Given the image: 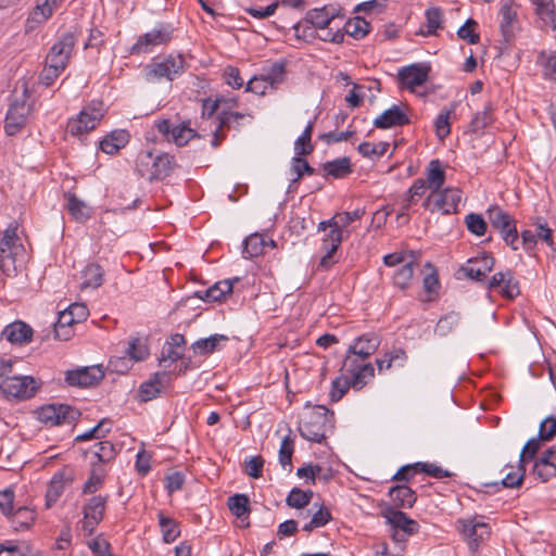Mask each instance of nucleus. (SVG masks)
Masks as SVG:
<instances>
[{
  "instance_id": "27",
  "label": "nucleus",
  "mask_w": 556,
  "mask_h": 556,
  "mask_svg": "<svg viewBox=\"0 0 556 556\" xmlns=\"http://www.w3.org/2000/svg\"><path fill=\"white\" fill-rule=\"evenodd\" d=\"M321 167L325 178L332 177L342 179L353 172L350 157L348 156L328 161L324 163Z\"/></svg>"
},
{
  "instance_id": "43",
  "label": "nucleus",
  "mask_w": 556,
  "mask_h": 556,
  "mask_svg": "<svg viewBox=\"0 0 556 556\" xmlns=\"http://www.w3.org/2000/svg\"><path fill=\"white\" fill-rule=\"evenodd\" d=\"M314 493L311 490L303 491L299 488H293L286 498V503L289 507L301 509L306 507Z\"/></svg>"
},
{
  "instance_id": "57",
  "label": "nucleus",
  "mask_w": 556,
  "mask_h": 556,
  "mask_svg": "<svg viewBox=\"0 0 556 556\" xmlns=\"http://www.w3.org/2000/svg\"><path fill=\"white\" fill-rule=\"evenodd\" d=\"M64 491V481L61 477L54 476L50 481L46 492V506L51 507L62 495Z\"/></svg>"
},
{
  "instance_id": "50",
  "label": "nucleus",
  "mask_w": 556,
  "mask_h": 556,
  "mask_svg": "<svg viewBox=\"0 0 556 556\" xmlns=\"http://www.w3.org/2000/svg\"><path fill=\"white\" fill-rule=\"evenodd\" d=\"M190 122L181 123L177 125L172 130V139L178 147H182L188 143V141L194 137H198V134L194 129L190 128Z\"/></svg>"
},
{
  "instance_id": "30",
  "label": "nucleus",
  "mask_w": 556,
  "mask_h": 556,
  "mask_svg": "<svg viewBox=\"0 0 556 556\" xmlns=\"http://www.w3.org/2000/svg\"><path fill=\"white\" fill-rule=\"evenodd\" d=\"M167 379V372H156L151 381L142 383L139 390V396L141 401L147 402L155 397L161 392L163 382Z\"/></svg>"
},
{
  "instance_id": "62",
  "label": "nucleus",
  "mask_w": 556,
  "mask_h": 556,
  "mask_svg": "<svg viewBox=\"0 0 556 556\" xmlns=\"http://www.w3.org/2000/svg\"><path fill=\"white\" fill-rule=\"evenodd\" d=\"M127 354L130 358L139 362L149 355L147 344L140 338H134L128 345Z\"/></svg>"
},
{
  "instance_id": "22",
  "label": "nucleus",
  "mask_w": 556,
  "mask_h": 556,
  "mask_svg": "<svg viewBox=\"0 0 556 556\" xmlns=\"http://www.w3.org/2000/svg\"><path fill=\"white\" fill-rule=\"evenodd\" d=\"M486 214L491 226L501 233L502 238L507 233V230H510L516 225V219L498 205H491Z\"/></svg>"
},
{
  "instance_id": "17",
  "label": "nucleus",
  "mask_w": 556,
  "mask_h": 556,
  "mask_svg": "<svg viewBox=\"0 0 556 556\" xmlns=\"http://www.w3.org/2000/svg\"><path fill=\"white\" fill-rule=\"evenodd\" d=\"M410 121L406 113L396 104L392 105L374 119V126L378 129H389L408 125Z\"/></svg>"
},
{
  "instance_id": "60",
  "label": "nucleus",
  "mask_w": 556,
  "mask_h": 556,
  "mask_svg": "<svg viewBox=\"0 0 556 556\" xmlns=\"http://www.w3.org/2000/svg\"><path fill=\"white\" fill-rule=\"evenodd\" d=\"M536 62L543 65L545 76L556 80V52L547 54L545 51H541Z\"/></svg>"
},
{
  "instance_id": "61",
  "label": "nucleus",
  "mask_w": 556,
  "mask_h": 556,
  "mask_svg": "<svg viewBox=\"0 0 556 556\" xmlns=\"http://www.w3.org/2000/svg\"><path fill=\"white\" fill-rule=\"evenodd\" d=\"M87 545L96 556H114L111 553V544L102 534L88 541Z\"/></svg>"
},
{
  "instance_id": "41",
  "label": "nucleus",
  "mask_w": 556,
  "mask_h": 556,
  "mask_svg": "<svg viewBox=\"0 0 556 556\" xmlns=\"http://www.w3.org/2000/svg\"><path fill=\"white\" fill-rule=\"evenodd\" d=\"M92 453L99 465L106 464L115 459L117 450L110 441H100L93 445Z\"/></svg>"
},
{
  "instance_id": "49",
  "label": "nucleus",
  "mask_w": 556,
  "mask_h": 556,
  "mask_svg": "<svg viewBox=\"0 0 556 556\" xmlns=\"http://www.w3.org/2000/svg\"><path fill=\"white\" fill-rule=\"evenodd\" d=\"M533 475L541 479L543 482L556 477V464L554 462L545 460V458H538L533 465Z\"/></svg>"
},
{
  "instance_id": "26",
  "label": "nucleus",
  "mask_w": 556,
  "mask_h": 556,
  "mask_svg": "<svg viewBox=\"0 0 556 556\" xmlns=\"http://www.w3.org/2000/svg\"><path fill=\"white\" fill-rule=\"evenodd\" d=\"M500 14L501 31L505 42H510L514 38L513 23L517 20V11L513 9L511 0H501Z\"/></svg>"
},
{
  "instance_id": "23",
  "label": "nucleus",
  "mask_w": 556,
  "mask_h": 556,
  "mask_svg": "<svg viewBox=\"0 0 556 556\" xmlns=\"http://www.w3.org/2000/svg\"><path fill=\"white\" fill-rule=\"evenodd\" d=\"M389 496L394 508H412L417 501V495L406 484H397L389 490Z\"/></svg>"
},
{
  "instance_id": "8",
  "label": "nucleus",
  "mask_w": 556,
  "mask_h": 556,
  "mask_svg": "<svg viewBox=\"0 0 556 556\" xmlns=\"http://www.w3.org/2000/svg\"><path fill=\"white\" fill-rule=\"evenodd\" d=\"M185 71V60L182 55H168L161 62H153L147 66V75L154 78H166L173 80L180 76Z\"/></svg>"
},
{
  "instance_id": "2",
  "label": "nucleus",
  "mask_w": 556,
  "mask_h": 556,
  "mask_svg": "<svg viewBox=\"0 0 556 556\" xmlns=\"http://www.w3.org/2000/svg\"><path fill=\"white\" fill-rule=\"evenodd\" d=\"M151 163V168L149 170V180H163L166 177L170 176L177 166L175 157L169 155L168 153H160L156 156L153 155L151 151L142 153L138 159V169L142 176L146 173L142 169V166H148Z\"/></svg>"
},
{
  "instance_id": "45",
  "label": "nucleus",
  "mask_w": 556,
  "mask_h": 556,
  "mask_svg": "<svg viewBox=\"0 0 556 556\" xmlns=\"http://www.w3.org/2000/svg\"><path fill=\"white\" fill-rule=\"evenodd\" d=\"M314 128V121H311L305 127L302 135L296 139L294 143V150L298 155H308L313 152L314 147L311 142L312 134Z\"/></svg>"
},
{
  "instance_id": "39",
  "label": "nucleus",
  "mask_w": 556,
  "mask_h": 556,
  "mask_svg": "<svg viewBox=\"0 0 556 556\" xmlns=\"http://www.w3.org/2000/svg\"><path fill=\"white\" fill-rule=\"evenodd\" d=\"M266 242L258 233L249 236L243 242V257L253 258L263 254Z\"/></svg>"
},
{
  "instance_id": "31",
  "label": "nucleus",
  "mask_w": 556,
  "mask_h": 556,
  "mask_svg": "<svg viewBox=\"0 0 556 556\" xmlns=\"http://www.w3.org/2000/svg\"><path fill=\"white\" fill-rule=\"evenodd\" d=\"M74 317L66 308L59 312L58 320L53 324L54 337L59 340L66 341L73 334L72 326L75 325Z\"/></svg>"
},
{
  "instance_id": "16",
  "label": "nucleus",
  "mask_w": 556,
  "mask_h": 556,
  "mask_svg": "<svg viewBox=\"0 0 556 556\" xmlns=\"http://www.w3.org/2000/svg\"><path fill=\"white\" fill-rule=\"evenodd\" d=\"M462 201V190L454 187L440 189L434 199V208L442 211V214L450 215L458 213V204Z\"/></svg>"
},
{
  "instance_id": "13",
  "label": "nucleus",
  "mask_w": 556,
  "mask_h": 556,
  "mask_svg": "<svg viewBox=\"0 0 556 556\" xmlns=\"http://www.w3.org/2000/svg\"><path fill=\"white\" fill-rule=\"evenodd\" d=\"M218 125L215 128L213 135L214 138L212 140V146L217 148L222 140L225 139L224 129H237L239 130L242 126V121L250 118L252 119V115L243 114L240 112H231V111H222L218 114Z\"/></svg>"
},
{
  "instance_id": "15",
  "label": "nucleus",
  "mask_w": 556,
  "mask_h": 556,
  "mask_svg": "<svg viewBox=\"0 0 556 556\" xmlns=\"http://www.w3.org/2000/svg\"><path fill=\"white\" fill-rule=\"evenodd\" d=\"M333 419H305L299 424L300 434L307 441L320 443L326 439L328 428H333Z\"/></svg>"
},
{
  "instance_id": "55",
  "label": "nucleus",
  "mask_w": 556,
  "mask_h": 556,
  "mask_svg": "<svg viewBox=\"0 0 556 556\" xmlns=\"http://www.w3.org/2000/svg\"><path fill=\"white\" fill-rule=\"evenodd\" d=\"M375 376V369L371 363H366L353 377L350 378V383H352V388L355 390H361L366 383L367 379H371Z\"/></svg>"
},
{
  "instance_id": "51",
  "label": "nucleus",
  "mask_w": 556,
  "mask_h": 556,
  "mask_svg": "<svg viewBox=\"0 0 556 556\" xmlns=\"http://www.w3.org/2000/svg\"><path fill=\"white\" fill-rule=\"evenodd\" d=\"M535 13L542 22L541 27L556 29V12L554 2L535 7Z\"/></svg>"
},
{
  "instance_id": "24",
  "label": "nucleus",
  "mask_w": 556,
  "mask_h": 556,
  "mask_svg": "<svg viewBox=\"0 0 556 556\" xmlns=\"http://www.w3.org/2000/svg\"><path fill=\"white\" fill-rule=\"evenodd\" d=\"M462 533L469 540V545L473 549L478 542L490 534V528L484 522H475L473 520L462 521Z\"/></svg>"
},
{
  "instance_id": "34",
  "label": "nucleus",
  "mask_w": 556,
  "mask_h": 556,
  "mask_svg": "<svg viewBox=\"0 0 556 556\" xmlns=\"http://www.w3.org/2000/svg\"><path fill=\"white\" fill-rule=\"evenodd\" d=\"M81 288H99L103 283L104 270L99 264H89L83 270Z\"/></svg>"
},
{
  "instance_id": "10",
  "label": "nucleus",
  "mask_w": 556,
  "mask_h": 556,
  "mask_svg": "<svg viewBox=\"0 0 556 556\" xmlns=\"http://www.w3.org/2000/svg\"><path fill=\"white\" fill-rule=\"evenodd\" d=\"M104 378V370L101 366H89L67 370L65 381L68 386L89 388L97 386Z\"/></svg>"
},
{
  "instance_id": "9",
  "label": "nucleus",
  "mask_w": 556,
  "mask_h": 556,
  "mask_svg": "<svg viewBox=\"0 0 556 556\" xmlns=\"http://www.w3.org/2000/svg\"><path fill=\"white\" fill-rule=\"evenodd\" d=\"M494 264L495 258L491 254L482 253L480 256L469 258L466 265L459 268L458 273H463L471 280L486 285V274L493 269Z\"/></svg>"
},
{
  "instance_id": "37",
  "label": "nucleus",
  "mask_w": 556,
  "mask_h": 556,
  "mask_svg": "<svg viewBox=\"0 0 556 556\" xmlns=\"http://www.w3.org/2000/svg\"><path fill=\"white\" fill-rule=\"evenodd\" d=\"M64 197L67 199V210L76 220L85 222L90 217V213L86 204L74 193L67 192Z\"/></svg>"
},
{
  "instance_id": "19",
  "label": "nucleus",
  "mask_w": 556,
  "mask_h": 556,
  "mask_svg": "<svg viewBox=\"0 0 556 556\" xmlns=\"http://www.w3.org/2000/svg\"><path fill=\"white\" fill-rule=\"evenodd\" d=\"M238 277L215 282L206 290H199L194 296L205 302H216L225 298L226 294L232 293L233 283L239 281Z\"/></svg>"
},
{
  "instance_id": "25",
  "label": "nucleus",
  "mask_w": 556,
  "mask_h": 556,
  "mask_svg": "<svg viewBox=\"0 0 556 556\" xmlns=\"http://www.w3.org/2000/svg\"><path fill=\"white\" fill-rule=\"evenodd\" d=\"M129 140L128 131L124 129L114 130L106 135L100 142L101 151L106 154L113 155L124 148Z\"/></svg>"
},
{
  "instance_id": "18",
  "label": "nucleus",
  "mask_w": 556,
  "mask_h": 556,
  "mask_svg": "<svg viewBox=\"0 0 556 556\" xmlns=\"http://www.w3.org/2000/svg\"><path fill=\"white\" fill-rule=\"evenodd\" d=\"M88 409H83L77 405L63 403H51L42 405L35 410L38 417H83Z\"/></svg>"
},
{
  "instance_id": "7",
  "label": "nucleus",
  "mask_w": 556,
  "mask_h": 556,
  "mask_svg": "<svg viewBox=\"0 0 556 556\" xmlns=\"http://www.w3.org/2000/svg\"><path fill=\"white\" fill-rule=\"evenodd\" d=\"M37 388L36 380L30 376L5 377L0 383V389L7 396L16 399L33 396Z\"/></svg>"
},
{
  "instance_id": "1",
  "label": "nucleus",
  "mask_w": 556,
  "mask_h": 556,
  "mask_svg": "<svg viewBox=\"0 0 556 556\" xmlns=\"http://www.w3.org/2000/svg\"><path fill=\"white\" fill-rule=\"evenodd\" d=\"M23 250L16 228H7L0 238V270L7 275H16V256Z\"/></svg>"
},
{
  "instance_id": "4",
  "label": "nucleus",
  "mask_w": 556,
  "mask_h": 556,
  "mask_svg": "<svg viewBox=\"0 0 556 556\" xmlns=\"http://www.w3.org/2000/svg\"><path fill=\"white\" fill-rule=\"evenodd\" d=\"M383 516L393 528L392 539L396 542L405 541L407 535H413L419 530V525L416 520L410 519L405 513L393 507H388Z\"/></svg>"
},
{
  "instance_id": "64",
  "label": "nucleus",
  "mask_w": 556,
  "mask_h": 556,
  "mask_svg": "<svg viewBox=\"0 0 556 556\" xmlns=\"http://www.w3.org/2000/svg\"><path fill=\"white\" fill-rule=\"evenodd\" d=\"M286 74V65L281 62L274 63L268 70L267 74L263 77L267 84L274 87L277 84H280Z\"/></svg>"
},
{
  "instance_id": "33",
  "label": "nucleus",
  "mask_w": 556,
  "mask_h": 556,
  "mask_svg": "<svg viewBox=\"0 0 556 556\" xmlns=\"http://www.w3.org/2000/svg\"><path fill=\"white\" fill-rule=\"evenodd\" d=\"M228 341V337L225 334H213L208 338H202L191 344V349L195 354L208 355L215 352L220 342Z\"/></svg>"
},
{
  "instance_id": "5",
  "label": "nucleus",
  "mask_w": 556,
  "mask_h": 556,
  "mask_svg": "<svg viewBox=\"0 0 556 556\" xmlns=\"http://www.w3.org/2000/svg\"><path fill=\"white\" fill-rule=\"evenodd\" d=\"M173 31L174 29L169 24H162L139 36L137 42L130 48V54L149 53L153 47L168 43L172 40Z\"/></svg>"
},
{
  "instance_id": "46",
  "label": "nucleus",
  "mask_w": 556,
  "mask_h": 556,
  "mask_svg": "<svg viewBox=\"0 0 556 556\" xmlns=\"http://www.w3.org/2000/svg\"><path fill=\"white\" fill-rule=\"evenodd\" d=\"M159 523L166 543L174 542L180 534L178 523L169 517L159 514Z\"/></svg>"
},
{
  "instance_id": "35",
  "label": "nucleus",
  "mask_w": 556,
  "mask_h": 556,
  "mask_svg": "<svg viewBox=\"0 0 556 556\" xmlns=\"http://www.w3.org/2000/svg\"><path fill=\"white\" fill-rule=\"evenodd\" d=\"M494 105L492 102L485 103L483 111L475 114L469 124V129L472 132H478L486 128L494 121L493 116Z\"/></svg>"
},
{
  "instance_id": "59",
  "label": "nucleus",
  "mask_w": 556,
  "mask_h": 556,
  "mask_svg": "<svg viewBox=\"0 0 556 556\" xmlns=\"http://www.w3.org/2000/svg\"><path fill=\"white\" fill-rule=\"evenodd\" d=\"M35 520V513L34 510L27 508V507H20L15 514L13 523L15 525V530H24L28 529L31 523Z\"/></svg>"
},
{
  "instance_id": "32",
  "label": "nucleus",
  "mask_w": 556,
  "mask_h": 556,
  "mask_svg": "<svg viewBox=\"0 0 556 556\" xmlns=\"http://www.w3.org/2000/svg\"><path fill=\"white\" fill-rule=\"evenodd\" d=\"M416 252L410 251V261L406 262L401 268H399L393 276V282L396 287L405 290L409 287V283L414 276V266L417 264Z\"/></svg>"
},
{
  "instance_id": "6",
  "label": "nucleus",
  "mask_w": 556,
  "mask_h": 556,
  "mask_svg": "<svg viewBox=\"0 0 556 556\" xmlns=\"http://www.w3.org/2000/svg\"><path fill=\"white\" fill-rule=\"evenodd\" d=\"M76 41L77 37L75 33L67 31L63 34L60 39L51 47L46 58V63L54 64L58 65L59 68L65 70L70 62Z\"/></svg>"
},
{
  "instance_id": "12",
  "label": "nucleus",
  "mask_w": 556,
  "mask_h": 556,
  "mask_svg": "<svg viewBox=\"0 0 556 556\" xmlns=\"http://www.w3.org/2000/svg\"><path fill=\"white\" fill-rule=\"evenodd\" d=\"M103 114L96 108L84 109L76 118L67 123V132L72 136H80L93 130L102 118Z\"/></svg>"
},
{
  "instance_id": "38",
  "label": "nucleus",
  "mask_w": 556,
  "mask_h": 556,
  "mask_svg": "<svg viewBox=\"0 0 556 556\" xmlns=\"http://www.w3.org/2000/svg\"><path fill=\"white\" fill-rule=\"evenodd\" d=\"M369 30L370 24L361 16L350 18L344 25V33L355 39L364 38Z\"/></svg>"
},
{
  "instance_id": "28",
  "label": "nucleus",
  "mask_w": 556,
  "mask_h": 556,
  "mask_svg": "<svg viewBox=\"0 0 556 556\" xmlns=\"http://www.w3.org/2000/svg\"><path fill=\"white\" fill-rule=\"evenodd\" d=\"M109 495H93L83 507V514L89 519L102 521L106 510Z\"/></svg>"
},
{
  "instance_id": "48",
  "label": "nucleus",
  "mask_w": 556,
  "mask_h": 556,
  "mask_svg": "<svg viewBox=\"0 0 556 556\" xmlns=\"http://www.w3.org/2000/svg\"><path fill=\"white\" fill-rule=\"evenodd\" d=\"M228 508L238 518L249 515L250 501L245 494H235L228 498Z\"/></svg>"
},
{
  "instance_id": "21",
  "label": "nucleus",
  "mask_w": 556,
  "mask_h": 556,
  "mask_svg": "<svg viewBox=\"0 0 556 556\" xmlns=\"http://www.w3.org/2000/svg\"><path fill=\"white\" fill-rule=\"evenodd\" d=\"M380 340L375 333H366L355 339L349 346V353L359 356L362 359L368 358L379 348Z\"/></svg>"
},
{
  "instance_id": "58",
  "label": "nucleus",
  "mask_w": 556,
  "mask_h": 556,
  "mask_svg": "<svg viewBox=\"0 0 556 556\" xmlns=\"http://www.w3.org/2000/svg\"><path fill=\"white\" fill-rule=\"evenodd\" d=\"M465 224L467 229L476 236L480 237L486 232L488 224L480 214L469 213L465 217Z\"/></svg>"
},
{
  "instance_id": "40",
  "label": "nucleus",
  "mask_w": 556,
  "mask_h": 556,
  "mask_svg": "<svg viewBox=\"0 0 556 556\" xmlns=\"http://www.w3.org/2000/svg\"><path fill=\"white\" fill-rule=\"evenodd\" d=\"M112 419H100V421L92 427L91 429L77 434L76 441H88L93 439H102L105 438L108 433L112 430Z\"/></svg>"
},
{
  "instance_id": "56",
  "label": "nucleus",
  "mask_w": 556,
  "mask_h": 556,
  "mask_svg": "<svg viewBox=\"0 0 556 556\" xmlns=\"http://www.w3.org/2000/svg\"><path fill=\"white\" fill-rule=\"evenodd\" d=\"M453 112V109L442 111L434 121L435 135L440 140L451 134L450 116Z\"/></svg>"
},
{
  "instance_id": "47",
  "label": "nucleus",
  "mask_w": 556,
  "mask_h": 556,
  "mask_svg": "<svg viewBox=\"0 0 556 556\" xmlns=\"http://www.w3.org/2000/svg\"><path fill=\"white\" fill-rule=\"evenodd\" d=\"M460 315L456 312H450L442 316L435 326V333L440 337H445L451 333L459 324Z\"/></svg>"
},
{
  "instance_id": "3",
  "label": "nucleus",
  "mask_w": 556,
  "mask_h": 556,
  "mask_svg": "<svg viewBox=\"0 0 556 556\" xmlns=\"http://www.w3.org/2000/svg\"><path fill=\"white\" fill-rule=\"evenodd\" d=\"M28 97V90L25 87L22 99L15 98L10 104L4 125L8 136L16 135L26 125L27 117L33 109L31 104L27 103Z\"/></svg>"
},
{
  "instance_id": "44",
  "label": "nucleus",
  "mask_w": 556,
  "mask_h": 556,
  "mask_svg": "<svg viewBox=\"0 0 556 556\" xmlns=\"http://www.w3.org/2000/svg\"><path fill=\"white\" fill-rule=\"evenodd\" d=\"M333 20L334 15H329L325 8L308 11L305 18L314 28L319 29L328 28Z\"/></svg>"
},
{
  "instance_id": "42",
  "label": "nucleus",
  "mask_w": 556,
  "mask_h": 556,
  "mask_svg": "<svg viewBox=\"0 0 556 556\" xmlns=\"http://www.w3.org/2000/svg\"><path fill=\"white\" fill-rule=\"evenodd\" d=\"M340 247V238L339 235L332 232L330 236V242L323 243V250L326 251V254L321 257L318 267L324 269H329L336 262L333 260V255Z\"/></svg>"
},
{
  "instance_id": "53",
  "label": "nucleus",
  "mask_w": 556,
  "mask_h": 556,
  "mask_svg": "<svg viewBox=\"0 0 556 556\" xmlns=\"http://www.w3.org/2000/svg\"><path fill=\"white\" fill-rule=\"evenodd\" d=\"M541 441L542 440L539 437L528 440L519 456L518 470H523V472H526L525 464L526 462L534 458L536 452L541 447Z\"/></svg>"
},
{
  "instance_id": "14",
  "label": "nucleus",
  "mask_w": 556,
  "mask_h": 556,
  "mask_svg": "<svg viewBox=\"0 0 556 556\" xmlns=\"http://www.w3.org/2000/svg\"><path fill=\"white\" fill-rule=\"evenodd\" d=\"M430 65L425 63H415L404 66L399 71V79L408 89L424 85L428 80Z\"/></svg>"
},
{
  "instance_id": "52",
  "label": "nucleus",
  "mask_w": 556,
  "mask_h": 556,
  "mask_svg": "<svg viewBox=\"0 0 556 556\" xmlns=\"http://www.w3.org/2000/svg\"><path fill=\"white\" fill-rule=\"evenodd\" d=\"M291 170L295 173L296 176L291 180L289 189L293 185L298 184L304 175L315 174V168H313L305 159L298 154L292 159Z\"/></svg>"
},
{
  "instance_id": "20",
  "label": "nucleus",
  "mask_w": 556,
  "mask_h": 556,
  "mask_svg": "<svg viewBox=\"0 0 556 556\" xmlns=\"http://www.w3.org/2000/svg\"><path fill=\"white\" fill-rule=\"evenodd\" d=\"M33 328L24 321H14L2 330V337L13 344H27L33 338Z\"/></svg>"
},
{
  "instance_id": "54",
  "label": "nucleus",
  "mask_w": 556,
  "mask_h": 556,
  "mask_svg": "<svg viewBox=\"0 0 556 556\" xmlns=\"http://www.w3.org/2000/svg\"><path fill=\"white\" fill-rule=\"evenodd\" d=\"M293 451V440L289 435H286L279 448V463L285 469L288 470V472L292 471Z\"/></svg>"
},
{
  "instance_id": "11",
  "label": "nucleus",
  "mask_w": 556,
  "mask_h": 556,
  "mask_svg": "<svg viewBox=\"0 0 556 556\" xmlns=\"http://www.w3.org/2000/svg\"><path fill=\"white\" fill-rule=\"evenodd\" d=\"M488 290H497L500 294L508 300H514L520 294L518 280L510 269L498 271L486 282Z\"/></svg>"
},
{
  "instance_id": "29",
  "label": "nucleus",
  "mask_w": 556,
  "mask_h": 556,
  "mask_svg": "<svg viewBox=\"0 0 556 556\" xmlns=\"http://www.w3.org/2000/svg\"><path fill=\"white\" fill-rule=\"evenodd\" d=\"M426 181L428 188L433 191H439L445 182V172L442 168L440 160H431L426 169Z\"/></svg>"
},
{
  "instance_id": "63",
  "label": "nucleus",
  "mask_w": 556,
  "mask_h": 556,
  "mask_svg": "<svg viewBox=\"0 0 556 556\" xmlns=\"http://www.w3.org/2000/svg\"><path fill=\"white\" fill-rule=\"evenodd\" d=\"M477 22L472 18H468L466 23L458 29L457 36L467 41L470 45H476L480 40V36L475 33L473 28L477 26Z\"/></svg>"
},
{
  "instance_id": "36",
  "label": "nucleus",
  "mask_w": 556,
  "mask_h": 556,
  "mask_svg": "<svg viewBox=\"0 0 556 556\" xmlns=\"http://www.w3.org/2000/svg\"><path fill=\"white\" fill-rule=\"evenodd\" d=\"M105 477V470L102 465L92 463L90 477L85 482L83 486L84 494H93L96 493L103 484Z\"/></svg>"
}]
</instances>
